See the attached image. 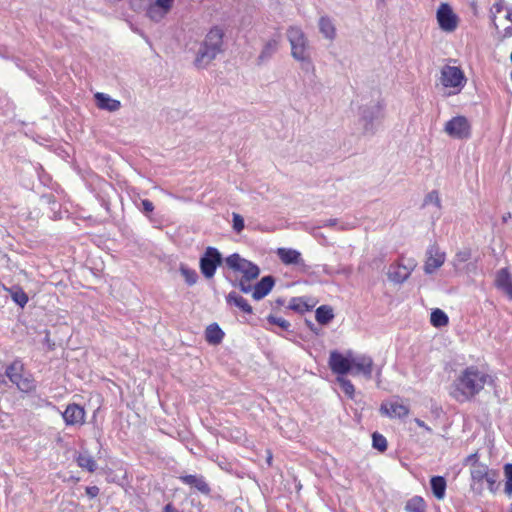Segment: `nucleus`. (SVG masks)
<instances>
[{"label": "nucleus", "instance_id": "obj_1", "mask_svg": "<svg viewBox=\"0 0 512 512\" xmlns=\"http://www.w3.org/2000/svg\"><path fill=\"white\" fill-rule=\"evenodd\" d=\"M492 381V377L477 366H468L454 381L452 396L458 402L470 401L480 393L487 383Z\"/></svg>", "mask_w": 512, "mask_h": 512}, {"label": "nucleus", "instance_id": "obj_2", "mask_svg": "<svg viewBox=\"0 0 512 512\" xmlns=\"http://www.w3.org/2000/svg\"><path fill=\"white\" fill-rule=\"evenodd\" d=\"M224 31L219 26L212 27L199 44L194 59V65L198 69L207 68L208 65L224 51Z\"/></svg>", "mask_w": 512, "mask_h": 512}, {"label": "nucleus", "instance_id": "obj_3", "mask_svg": "<svg viewBox=\"0 0 512 512\" xmlns=\"http://www.w3.org/2000/svg\"><path fill=\"white\" fill-rule=\"evenodd\" d=\"M287 38L291 45V56L301 63V68L305 71L313 68L309 41L302 29L290 26L287 29Z\"/></svg>", "mask_w": 512, "mask_h": 512}, {"label": "nucleus", "instance_id": "obj_4", "mask_svg": "<svg viewBox=\"0 0 512 512\" xmlns=\"http://www.w3.org/2000/svg\"><path fill=\"white\" fill-rule=\"evenodd\" d=\"M490 19L500 40L512 36V6L504 0L496 1L490 8Z\"/></svg>", "mask_w": 512, "mask_h": 512}, {"label": "nucleus", "instance_id": "obj_5", "mask_svg": "<svg viewBox=\"0 0 512 512\" xmlns=\"http://www.w3.org/2000/svg\"><path fill=\"white\" fill-rule=\"evenodd\" d=\"M383 116L381 102H371L359 107V124L362 125L364 135H374L376 128L374 122Z\"/></svg>", "mask_w": 512, "mask_h": 512}, {"label": "nucleus", "instance_id": "obj_6", "mask_svg": "<svg viewBox=\"0 0 512 512\" xmlns=\"http://www.w3.org/2000/svg\"><path fill=\"white\" fill-rule=\"evenodd\" d=\"M24 364L20 359H15L6 367L5 376L22 392H30L35 388L34 381L23 376Z\"/></svg>", "mask_w": 512, "mask_h": 512}, {"label": "nucleus", "instance_id": "obj_7", "mask_svg": "<svg viewBox=\"0 0 512 512\" xmlns=\"http://www.w3.org/2000/svg\"><path fill=\"white\" fill-rule=\"evenodd\" d=\"M353 359L354 353L351 350H348L345 354L333 350L329 356V368L334 374L343 377L352 371Z\"/></svg>", "mask_w": 512, "mask_h": 512}, {"label": "nucleus", "instance_id": "obj_8", "mask_svg": "<svg viewBox=\"0 0 512 512\" xmlns=\"http://www.w3.org/2000/svg\"><path fill=\"white\" fill-rule=\"evenodd\" d=\"M223 262L222 254L215 247L209 246L199 260L201 273L207 279H211Z\"/></svg>", "mask_w": 512, "mask_h": 512}, {"label": "nucleus", "instance_id": "obj_9", "mask_svg": "<svg viewBox=\"0 0 512 512\" xmlns=\"http://www.w3.org/2000/svg\"><path fill=\"white\" fill-rule=\"evenodd\" d=\"M444 131L454 139H469L471 137V124L465 116L458 115L446 122Z\"/></svg>", "mask_w": 512, "mask_h": 512}, {"label": "nucleus", "instance_id": "obj_10", "mask_svg": "<svg viewBox=\"0 0 512 512\" xmlns=\"http://www.w3.org/2000/svg\"><path fill=\"white\" fill-rule=\"evenodd\" d=\"M440 81L444 87L458 88L460 90L466 84V77L459 67L445 65L441 69Z\"/></svg>", "mask_w": 512, "mask_h": 512}, {"label": "nucleus", "instance_id": "obj_11", "mask_svg": "<svg viewBox=\"0 0 512 512\" xmlns=\"http://www.w3.org/2000/svg\"><path fill=\"white\" fill-rule=\"evenodd\" d=\"M436 18L441 30L453 32L458 26V16L448 3H441L436 12Z\"/></svg>", "mask_w": 512, "mask_h": 512}, {"label": "nucleus", "instance_id": "obj_12", "mask_svg": "<svg viewBox=\"0 0 512 512\" xmlns=\"http://www.w3.org/2000/svg\"><path fill=\"white\" fill-rule=\"evenodd\" d=\"M427 260L424 265V271L426 274H432L439 267H441L445 261V253L440 251L437 244H432L428 247Z\"/></svg>", "mask_w": 512, "mask_h": 512}, {"label": "nucleus", "instance_id": "obj_13", "mask_svg": "<svg viewBox=\"0 0 512 512\" xmlns=\"http://www.w3.org/2000/svg\"><path fill=\"white\" fill-rule=\"evenodd\" d=\"M373 372V360L370 356L367 355H354L353 359V368L349 373L353 376L363 375L367 380L372 378Z\"/></svg>", "mask_w": 512, "mask_h": 512}, {"label": "nucleus", "instance_id": "obj_14", "mask_svg": "<svg viewBox=\"0 0 512 512\" xmlns=\"http://www.w3.org/2000/svg\"><path fill=\"white\" fill-rule=\"evenodd\" d=\"M62 416L68 426L82 425L85 421V410L80 405L71 403L67 405Z\"/></svg>", "mask_w": 512, "mask_h": 512}, {"label": "nucleus", "instance_id": "obj_15", "mask_svg": "<svg viewBox=\"0 0 512 512\" xmlns=\"http://www.w3.org/2000/svg\"><path fill=\"white\" fill-rule=\"evenodd\" d=\"M491 470L492 469H489L488 466L483 463H476V465H474V467H472L471 472H470L471 479L473 482L471 484V488L477 494H482V492H483L482 482L486 479V477L488 476V474L490 473Z\"/></svg>", "mask_w": 512, "mask_h": 512}, {"label": "nucleus", "instance_id": "obj_16", "mask_svg": "<svg viewBox=\"0 0 512 512\" xmlns=\"http://www.w3.org/2000/svg\"><path fill=\"white\" fill-rule=\"evenodd\" d=\"M179 480L182 483L195 488L197 491L204 495H209L211 492L209 484L206 482L202 475H181Z\"/></svg>", "mask_w": 512, "mask_h": 512}, {"label": "nucleus", "instance_id": "obj_17", "mask_svg": "<svg viewBox=\"0 0 512 512\" xmlns=\"http://www.w3.org/2000/svg\"><path fill=\"white\" fill-rule=\"evenodd\" d=\"M275 285V278L272 275H266L261 278L254 286L252 297L255 300H261L267 296Z\"/></svg>", "mask_w": 512, "mask_h": 512}, {"label": "nucleus", "instance_id": "obj_18", "mask_svg": "<svg viewBox=\"0 0 512 512\" xmlns=\"http://www.w3.org/2000/svg\"><path fill=\"white\" fill-rule=\"evenodd\" d=\"M280 43V36L268 40L263 46L257 58V65H262L272 58V56L278 51Z\"/></svg>", "mask_w": 512, "mask_h": 512}, {"label": "nucleus", "instance_id": "obj_19", "mask_svg": "<svg viewBox=\"0 0 512 512\" xmlns=\"http://www.w3.org/2000/svg\"><path fill=\"white\" fill-rule=\"evenodd\" d=\"M94 98L99 109L115 112L121 107L120 101L111 98L105 93L98 92L94 95Z\"/></svg>", "mask_w": 512, "mask_h": 512}, {"label": "nucleus", "instance_id": "obj_20", "mask_svg": "<svg viewBox=\"0 0 512 512\" xmlns=\"http://www.w3.org/2000/svg\"><path fill=\"white\" fill-rule=\"evenodd\" d=\"M495 284L499 289L512 297V277L507 268L500 269L496 274Z\"/></svg>", "mask_w": 512, "mask_h": 512}, {"label": "nucleus", "instance_id": "obj_21", "mask_svg": "<svg viewBox=\"0 0 512 512\" xmlns=\"http://www.w3.org/2000/svg\"><path fill=\"white\" fill-rule=\"evenodd\" d=\"M380 412L388 417L405 418L409 414V409L407 406L398 403H391L389 407L383 403Z\"/></svg>", "mask_w": 512, "mask_h": 512}, {"label": "nucleus", "instance_id": "obj_22", "mask_svg": "<svg viewBox=\"0 0 512 512\" xmlns=\"http://www.w3.org/2000/svg\"><path fill=\"white\" fill-rule=\"evenodd\" d=\"M277 255L280 258V260L286 265L303 263L301 253L295 249L278 248Z\"/></svg>", "mask_w": 512, "mask_h": 512}, {"label": "nucleus", "instance_id": "obj_23", "mask_svg": "<svg viewBox=\"0 0 512 512\" xmlns=\"http://www.w3.org/2000/svg\"><path fill=\"white\" fill-rule=\"evenodd\" d=\"M411 274V269L407 266H393L391 265L388 271V279L391 282L401 284L408 279Z\"/></svg>", "mask_w": 512, "mask_h": 512}, {"label": "nucleus", "instance_id": "obj_24", "mask_svg": "<svg viewBox=\"0 0 512 512\" xmlns=\"http://www.w3.org/2000/svg\"><path fill=\"white\" fill-rule=\"evenodd\" d=\"M226 302L229 305H235L238 307L241 311H243L246 314H252L253 308L252 306L247 302L245 298H243L241 295L237 294L236 292L232 291L226 296Z\"/></svg>", "mask_w": 512, "mask_h": 512}, {"label": "nucleus", "instance_id": "obj_25", "mask_svg": "<svg viewBox=\"0 0 512 512\" xmlns=\"http://www.w3.org/2000/svg\"><path fill=\"white\" fill-rule=\"evenodd\" d=\"M224 332L217 323L210 324L205 331V339L209 344H220L224 338Z\"/></svg>", "mask_w": 512, "mask_h": 512}, {"label": "nucleus", "instance_id": "obj_26", "mask_svg": "<svg viewBox=\"0 0 512 512\" xmlns=\"http://www.w3.org/2000/svg\"><path fill=\"white\" fill-rule=\"evenodd\" d=\"M430 486L433 495L438 499L441 500L445 497L446 492V479L443 476H433L430 479Z\"/></svg>", "mask_w": 512, "mask_h": 512}, {"label": "nucleus", "instance_id": "obj_27", "mask_svg": "<svg viewBox=\"0 0 512 512\" xmlns=\"http://www.w3.org/2000/svg\"><path fill=\"white\" fill-rule=\"evenodd\" d=\"M316 321L320 325H328L334 319L333 308L329 305H321L315 311Z\"/></svg>", "mask_w": 512, "mask_h": 512}, {"label": "nucleus", "instance_id": "obj_28", "mask_svg": "<svg viewBox=\"0 0 512 512\" xmlns=\"http://www.w3.org/2000/svg\"><path fill=\"white\" fill-rule=\"evenodd\" d=\"M319 30L327 39L333 40L336 36V29L332 20L327 16H322L319 19Z\"/></svg>", "mask_w": 512, "mask_h": 512}, {"label": "nucleus", "instance_id": "obj_29", "mask_svg": "<svg viewBox=\"0 0 512 512\" xmlns=\"http://www.w3.org/2000/svg\"><path fill=\"white\" fill-rule=\"evenodd\" d=\"M76 462L79 467L86 469L89 472H94L97 469V463L94 458L87 452L80 453L76 457Z\"/></svg>", "mask_w": 512, "mask_h": 512}, {"label": "nucleus", "instance_id": "obj_30", "mask_svg": "<svg viewBox=\"0 0 512 512\" xmlns=\"http://www.w3.org/2000/svg\"><path fill=\"white\" fill-rule=\"evenodd\" d=\"M426 507V503L421 496H414L405 504L407 512H426Z\"/></svg>", "mask_w": 512, "mask_h": 512}, {"label": "nucleus", "instance_id": "obj_31", "mask_svg": "<svg viewBox=\"0 0 512 512\" xmlns=\"http://www.w3.org/2000/svg\"><path fill=\"white\" fill-rule=\"evenodd\" d=\"M9 293H10V296H11L12 300L17 305H19L21 308H23L27 304V302L29 300L28 295L19 286H12L9 289Z\"/></svg>", "mask_w": 512, "mask_h": 512}, {"label": "nucleus", "instance_id": "obj_32", "mask_svg": "<svg viewBox=\"0 0 512 512\" xmlns=\"http://www.w3.org/2000/svg\"><path fill=\"white\" fill-rule=\"evenodd\" d=\"M430 322L434 327L440 328L448 324L449 318L443 310L436 308L431 312Z\"/></svg>", "mask_w": 512, "mask_h": 512}, {"label": "nucleus", "instance_id": "obj_33", "mask_svg": "<svg viewBox=\"0 0 512 512\" xmlns=\"http://www.w3.org/2000/svg\"><path fill=\"white\" fill-rule=\"evenodd\" d=\"M240 272L243 273L242 277L244 278V281H252L259 276L260 269L256 264L247 260L245 265L243 266V270H241Z\"/></svg>", "mask_w": 512, "mask_h": 512}, {"label": "nucleus", "instance_id": "obj_34", "mask_svg": "<svg viewBox=\"0 0 512 512\" xmlns=\"http://www.w3.org/2000/svg\"><path fill=\"white\" fill-rule=\"evenodd\" d=\"M246 261L247 259L242 258L238 253H233L225 258L226 265L237 272L243 270Z\"/></svg>", "mask_w": 512, "mask_h": 512}, {"label": "nucleus", "instance_id": "obj_35", "mask_svg": "<svg viewBox=\"0 0 512 512\" xmlns=\"http://www.w3.org/2000/svg\"><path fill=\"white\" fill-rule=\"evenodd\" d=\"M168 13V11L158 7L156 3L150 4L146 11L147 17L156 23L160 22Z\"/></svg>", "mask_w": 512, "mask_h": 512}, {"label": "nucleus", "instance_id": "obj_36", "mask_svg": "<svg viewBox=\"0 0 512 512\" xmlns=\"http://www.w3.org/2000/svg\"><path fill=\"white\" fill-rule=\"evenodd\" d=\"M181 275L185 278L186 283L189 286L196 284L198 280V274L196 270L189 268L187 265L181 263L179 267Z\"/></svg>", "mask_w": 512, "mask_h": 512}, {"label": "nucleus", "instance_id": "obj_37", "mask_svg": "<svg viewBox=\"0 0 512 512\" xmlns=\"http://www.w3.org/2000/svg\"><path fill=\"white\" fill-rule=\"evenodd\" d=\"M40 201L42 205L48 206L51 212L53 213L54 217H56V213L59 211L60 205L56 201L55 195L52 193L44 194L41 196Z\"/></svg>", "mask_w": 512, "mask_h": 512}, {"label": "nucleus", "instance_id": "obj_38", "mask_svg": "<svg viewBox=\"0 0 512 512\" xmlns=\"http://www.w3.org/2000/svg\"><path fill=\"white\" fill-rule=\"evenodd\" d=\"M337 382L339 383L341 389L343 390V392L345 393V395L350 398V399H353L354 398V395H355V387L354 385L352 384V382L345 378L344 376L341 377V376H337Z\"/></svg>", "mask_w": 512, "mask_h": 512}, {"label": "nucleus", "instance_id": "obj_39", "mask_svg": "<svg viewBox=\"0 0 512 512\" xmlns=\"http://www.w3.org/2000/svg\"><path fill=\"white\" fill-rule=\"evenodd\" d=\"M288 308L298 313H305L310 310L309 305L300 297L292 298Z\"/></svg>", "mask_w": 512, "mask_h": 512}, {"label": "nucleus", "instance_id": "obj_40", "mask_svg": "<svg viewBox=\"0 0 512 512\" xmlns=\"http://www.w3.org/2000/svg\"><path fill=\"white\" fill-rule=\"evenodd\" d=\"M266 320L269 324L276 325L283 331L291 332L290 331V327H291L290 322L285 320L282 317H277V316L270 314L269 316H267Z\"/></svg>", "mask_w": 512, "mask_h": 512}, {"label": "nucleus", "instance_id": "obj_41", "mask_svg": "<svg viewBox=\"0 0 512 512\" xmlns=\"http://www.w3.org/2000/svg\"><path fill=\"white\" fill-rule=\"evenodd\" d=\"M372 446L380 452H385L388 447L387 440L382 434L374 432L372 434Z\"/></svg>", "mask_w": 512, "mask_h": 512}, {"label": "nucleus", "instance_id": "obj_42", "mask_svg": "<svg viewBox=\"0 0 512 512\" xmlns=\"http://www.w3.org/2000/svg\"><path fill=\"white\" fill-rule=\"evenodd\" d=\"M499 473L496 470H491L488 476L486 477L485 481L488 484V489L492 493H496L498 490L499 484L497 483Z\"/></svg>", "mask_w": 512, "mask_h": 512}, {"label": "nucleus", "instance_id": "obj_43", "mask_svg": "<svg viewBox=\"0 0 512 512\" xmlns=\"http://www.w3.org/2000/svg\"><path fill=\"white\" fill-rule=\"evenodd\" d=\"M429 204H434L438 208L441 207V201L439 198V194L436 190L431 191L430 193H428L425 196L423 205L425 206V205H429Z\"/></svg>", "mask_w": 512, "mask_h": 512}, {"label": "nucleus", "instance_id": "obj_44", "mask_svg": "<svg viewBox=\"0 0 512 512\" xmlns=\"http://www.w3.org/2000/svg\"><path fill=\"white\" fill-rule=\"evenodd\" d=\"M472 256L471 249L464 248L463 250L456 253L455 256V263H464L470 260Z\"/></svg>", "mask_w": 512, "mask_h": 512}, {"label": "nucleus", "instance_id": "obj_45", "mask_svg": "<svg viewBox=\"0 0 512 512\" xmlns=\"http://www.w3.org/2000/svg\"><path fill=\"white\" fill-rule=\"evenodd\" d=\"M232 221H233V229L237 233H240L244 229V218L238 213H233Z\"/></svg>", "mask_w": 512, "mask_h": 512}, {"label": "nucleus", "instance_id": "obj_46", "mask_svg": "<svg viewBox=\"0 0 512 512\" xmlns=\"http://www.w3.org/2000/svg\"><path fill=\"white\" fill-rule=\"evenodd\" d=\"M250 281H244V278L241 277L239 282H233V286L238 287L241 292L243 293H249L252 289L251 285L249 284Z\"/></svg>", "mask_w": 512, "mask_h": 512}, {"label": "nucleus", "instance_id": "obj_47", "mask_svg": "<svg viewBox=\"0 0 512 512\" xmlns=\"http://www.w3.org/2000/svg\"><path fill=\"white\" fill-rule=\"evenodd\" d=\"M174 0H156L154 3L157 4L158 7L162 8V10L170 11L172 8Z\"/></svg>", "mask_w": 512, "mask_h": 512}, {"label": "nucleus", "instance_id": "obj_48", "mask_svg": "<svg viewBox=\"0 0 512 512\" xmlns=\"http://www.w3.org/2000/svg\"><path fill=\"white\" fill-rule=\"evenodd\" d=\"M141 206H142L141 210L145 214H149V213H151L154 210L153 203L150 200H148V199L142 200Z\"/></svg>", "mask_w": 512, "mask_h": 512}, {"label": "nucleus", "instance_id": "obj_49", "mask_svg": "<svg viewBox=\"0 0 512 512\" xmlns=\"http://www.w3.org/2000/svg\"><path fill=\"white\" fill-rule=\"evenodd\" d=\"M100 493V489L97 486H87L86 494L89 498L93 499L97 497Z\"/></svg>", "mask_w": 512, "mask_h": 512}, {"label": "nucleus", "instance_id": "obj_50", "mask_svg": "<svg viewBox=\"0 0 512 512\" xmlns=\"http://www.w3.org/2000/svg\"><path fill=\"white\" fill-rule=\"evenodd\" d=\"M504 475L506 481L512 480V463H507L504 465Z\"/></svg>", "mask_w": 512, "mask_h": 512}, {"label": "nucleus", "instance_id": "obj_51", "mask_svg": "<svg viewBox=\"0 0 512 512\" xmlns=\"http://www.w3.org/2000/svg\"><path fill=\"white\" fill-rule=\"evenodd\" d=\"M337 222L338 220L335 219V218H331V219H328V220H325L323 223H322V226L323 227H334L337 225Z\"/></svg>", "mask_w": 512, "mask_h": 512}, {"label": "nucleus", "instance_id": "obj_52", "mask_svg": "<svg viewBox=\"0 0 512 512\" xmlns=\"http://www.w3.org/2000/svg\"><path fill=\"white\" fill-rule=\"evenodd\" d=\"M305 323L312 332H314L316 335H319L320 329L317 328L313 322L310 320H305Z\"/></svg>", "mask_w": 512, "mask_h": 512}, {"label": "nucleus", "instance_id": "obj_53", "mask_svg": "<svg viewBox=\"0 0 512 512\" xmlns=\"http://www.w3.org/2000/svg\"><path fill=\"white\" fill-rule=\"evenodd\" d=\"M466 461L471 462L473 464V466L476 465V463H480L477 453L469 455L467 457Z\"/></svg>", "mask_w": 512, "mask_h": 512}, {"label": "nucleus", "instance_id": "obj_54", "mask_svg": "<svg viewBox=\"0 0 512 512\" xmlns=\"http://www.w3.org/2000/svg\"><path fill=\"white\" fill-rule=\"evenodd\" d=\"M415 423H416L419 427H421V428L425 429L426 431H428V432H432V429H431L429 426H427V425L425 424V422H424V421H422V420H420V419L416 418V419H415Z\"/></svg>", "mask_w": 512, "mask_h": 512}, {"label": "nucleus", "instance_id": "obj_55", "mask_svg": "<svg viewBox=\"0 0 512 512\" xmlns=\"http://www.w3.org/2000/svg\"><path fill=\"white\" fill-rule=\"evenodd\" d=\"M163 512H182L175 508L171 503H168L164 506Z\"/></svg>", "mask_w": 512, "mask_h": 512}, {"label": "nucleus", "instance_id": "obj_56", "mask_svg": "<svg viewBox=\"0 0 512 512\" xmlns=\"http://www.w3.org/2000/svg\"><path fill=\"white\" fill-rule=\"evenodd\" d=\"M504 491H505V493L508 496L512 495V480L511 481H505V489H504Z\"/></svg>", "mask_w": 512, "mask_h": 512}, {"label": "nucleus", "instance_id": "obj_57", "mask_svg": "<svg viewBox=\"0 0 512 512\" xmlns=\"http://www.w3.org/2000/svg\"><path fill=\"white\" fill-rule=\"evenodd\" d=\"M276 304H277L278 306L283 305V304H284V299H282V298H278V299L276 300Z\"/></svg>", "mask_w": 512, "mask_h": 512}, {"label": "nucleus", "instance_id": "obj_58", "mask_svg": "<svg viewBox=\"0 0 512 512\" xmlns=\"http://www.w3.org/2000/svg\"><path fill=\"white\" fill-rule=\"evenodd\" d=\"M510 217H511V214L508 213L507 216H503V221L506 222L508 220V218H510Z\"/></svg>", "mask_w": 512, "mask_h": 512}, {"label": "nucleus", "instance_id": "obj_59", "mask_svg": "<svg viewBox=\"0 0 512 512\" xmlns=\"http://www.w3.org/2000/svg\"><path fill=\"white\" fill-rule=\"evenodd\" d=\"M324 272H325L326 274H331V272L328 270V267H327V266H325V267H324Z\"/></svg>", "mask_w": 512, "mask_h": 512}, {"label": "nucleus", "instance_id": "obj_60", "mask_svg": "<svg viewBox=\"0 0 512 512\" xmlns=\"http://www.w3.org/2000/svg\"><path fill=\"white\" fill-rule=\"evenodd\" d=\"M509 512H512V503L510 504Z\"/></svg>", "mask_w": 512, "mask_h": 512}]
</instances>
